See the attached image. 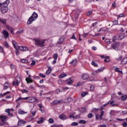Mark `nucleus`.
Masks as SVG:
<instances>
[{"label": "nucleus", "instance_id": "obj_8", "mask_svg": "<svg viewBox=\"0 0 127 127\" xmlns=\"http://www.w3.org/2000/svg\"><path fill=\"white\" fill-rule=\"evenodd\" d=\"M12 45L13 46H14V48H27V47H24V46H18V45L17 44V43H16L15 42V41L14 40H13L12 41Z\"/></svg>", "mask_w": 127, "mask_h": 127}, {"label": "nucleus", "instance_id": "obj_13", "mask_svg": "<svg viewBox=\"0 0 127 127\" xmlns=\"http://www.w3.org/2000/svg\"><path fill=\"white\" fill-rule=\"evenodd\" d=\"M2 33L4 37V38H5V39L7 38L8 37V36L9 35L8 32H7L4 30L2 31Z\"/></svg>", "mask_w": 127, "mask_h": 127}, {"label": "nucleus", "instance_id": "obj_3", "mask_svg": "<svg viewBox=\"0 0 127 127\" xmlns=\"http://www.w3.org/2000/svg\"><path fill=\"white\" fill-rule=\"evenodd\" d=\"M37 17H38V15L37 13H35V12H34L31 16L28 19L27 24H28L29 25L31 24L33 21H35V20L37 19Z\"/></svg>", "mask_w": 127, "mask_h": 127}, {"label": "nucleus", "instance_id": "obj_28", "mask_svg": "<svg viewBox=\"0 0 127 127\" xmlns=\"http://www.w3.org/2000/svg\"><path fill=\"white\" fill-rule=\"evenodd\" d=\"M79 124H82L83 125H86L87 124V122L83 120H80L78 122Z\"/></svg>", "mask_w": 127, "mask_h": 127}, {"label": "nucleus", "instance_id": "obj_25", "mask_svg": "<svg viewBox=\"0 0 127 127\" xmlns=\"http://www.w3.org/2000/svg\"><path fill=\"white\" fill-rule=\"evenodd\" d=\"M52 71V69H51V67H49L46 72V74L47 75H49V74H50V73H51Z\"/></svg>", "mask_w": 127, "mask_h": 127}, {"label": "nucleus", "instance_id": "obj_6", "mask_svg": "<svg viewBox=\"0 0 127 127\" xmlns=\"http://www.w3.org/2000/svg\"><path fill=\"white\" fill-rule=\"evenodd\" d=\"M19 50L20 51H28V48H16L15 52L17 56H18L19 55Z\"/></svg>", "mask_w": 127, "mask_h": 127}, {"label": "nucleus", "instance_id": "obj_4", "mask_svg": "<svg viewBox=\"0 0 127 127\" xmlns=\"http://www.w3.org/2000/svg\"><path fill=\"white\" fill-rule=\"evenodd\" d=\"M21 80V79L20 78V77L17 75L15 77V81H13L12 84L13 86H18L19 85V83H20Z\"/></svg>", "mask_w": 127, "mask_h": 127}, {"label": "nucleus", "instance_id": "obj_53", "mask_svg": "<svg viewBox=\"0 0 127 127\" xmlns=\"http://www.w3.org/2000/svg\"><path fill=\"white\" fill-rule=\"evenodd\" d=\"M123 126L124 127H127V123L126 122H123Z\"/></svg>", "mask_w": 127, "mask_h": 127}, {"label": "nucleus", "instance_id": "obj_46", "mask_svg": "<svg viewBox=\"0 0 127 127\" xmlns=\"http://www.w3.org/2000/svg\"><path fill=\"white\" fill-rule=\"evenodd\" d=\"M71 39H74V40H77V38L75 37V34H73L71 38Z\"/></svg>", "mask_w": 127, "mask_h": 127}, {"label": "nucleus", "instance_id": "obj_35", "mask_svg": "<svg viewBox=\"0 0 127 127\" xmlns=\"http://www.w3.org/2000/svg\"><path fill=\"white\" fill-rule=\"evenodd\" d=\"M104 70V67L100 68L96 70V73H100V72H102Z\"/></svg>", "mask_w": 127, "mask_h": 127}, {"label": "nucleus", "instance_id": "obj_62", "mask_svg": "<svg viewBox=\"0 0 127 127\" xmlns=\"http://www.w3.org/2000/svg\"><path fill=\"white\" fill-rule=\"evenodd\" d=\"M100 117V116L99 115V114H97L95 116V119L96 120H99V117Z\"/></svg>", "mask_w": 127, "mask_h": 127}, {"label": "nucleus", "instance_id": "obj_56", "mask_svg": "<svg viewBox=\"0 0 127 127\" xmlns=\"http://www.w3.org/2000/svg\"><path fill=\"white\" fill-rule=\"evenodd\" d=\"M10 68L12 69V70H13V69H14V65L12 64H10Z\"/></svg>", "mask_w": 127, "mask_h": 127}, {"label": "nucleus", "instance_id": "obj_11", "mask_svg": "<svg viewBox=\"0 0 127 127\" xmlns=\"http://www.w3.org/2000/svg\"><path fill=\"white\" fill-rule=\"evenodd\" d=\"M77 59H74L72 60L71 62L69 63V65H73V66H76L77 65Z\"/></svg>", "mask_w": 127, "mask_h": 127}, {"label": "nucleus", "instance_id": "obj_26", "mask_svg": "<svg viewBox=\"0 0 127 127\" xmlns=\"http://www.w3.org/2000/svg\"><path fill=\"white\" fill-rule=\"evenodd\" d=\"M26 81L27 84H29V83H32V78H26Z\"/></svg>", "mask_w": 127, "mask_h": 127}, {"label": "nucleus", "instance_id": "obj_33", "mask_svg": "<svg viewBox=\"0 0 127 127\" xmlns=\"http://www.w3.org/2000/svg\"><path fill=\"white\" fill-rule=\"evenodd\" d=\"M118 38L119 40H122V39H124V38H125V35H121L119 36Z\"/></svg>", "mask_w": 127, "mask_h": 127}, {"label": "nucleus", "instance_id": "obj_43", "mask_svg": "<svg viewBox=\"0 0 127 127\" xmlns=\"http://www.w3.org/2000/svg\"><path fill=\"white\" fill-rule=\"evenodd\" d=\"M78 123L77 122H72L71 123V126H72V127H76Z\"/></svg>", "mask_w": 127, "mask_h": 127}, {"label": "nucleus", "instance_id": "obj_47", "mask_svg": "<svg viewBox=\"0 0 127 127\" xmlns=\"http://www.w3.org/2000/svg\"><path fill=\"white\" fill-rule=\"evenodd\" d=\"M4 45L5 47H6V48L8 47V43H7V42H4Z\"/></svg>", "mask_w": 127, "mask_h": 127}, {"label": "nucleus", "instance_id": "obj_20", "mask_svg": "<svg viewBox=\"0 0 127 127\" xmlns=\"http://www.w3.org/2000/svg\"><path fill=\"white\" fill-rule=\"evenodd\" d=\"M66 84H67V85H71V84H72V83H73V80H72L71 79V78H69L68 79H67L66 81Z\"/></svg>", "mask_w": 127, "mask_h": 127}, {"label": "nucleus", "instance_id": "obj_39", "mask_svg": "<svg viewBox=\"0 0 127 127\" xmlns=\"http://www.w3.org/2000/svg\"><path fill=\"white\" fill-rule=\"evenodd\" d=\"M110 105L112 106L113 107L115 106H117V104H115V100H113L110 102Z\"/></svg>", "mask_w": 127, "mask_h": 127}, {"label": "nucleus", "instance_id": "obj_41", "mask_svg": "<svg viewBox=\"0 0 127 127\" xmlns=\"http://www.w3.org/2000/svg\"><path fill=\"white\" fill-rule=\"evenodd\" d=\"M21 62H22V63H27V62H28V61H27V60L23 59L21 60Z\"/></svg>", "mask_w": 127, "mask_h": 127}, {"label": "nucleus", "instance_id": "obj_49", "mask_svg": "<svg viewBox=\"0 0 127 127\" xmlns=\"http://www.w3.org/2000/svg\"><path fill=\"white\" fill-rule=\"evenodd\" d=\"M10 111H11V109H5V113H7L8 114V113H10Z\"/></svg>", "mask_w": 127, "mask_h": 127}, {"label": "nucleus", "instance_id": "obj_16", "mask_svg": "<svg viewBox=\"0 0 127 127\" xmlns=\"http://www.w3.org/2000/svg\"><path fill=\"white\" fill-rule=\"evenodd\" d=\"M71 102H73V98L71 97H69L65 100V102L66 104H69V103H71Z\"/></svg>", "mask_w": 127, "mask_h": 127}, {"label": "nucleus", "instance_id": "obj_42", "mask_svg": "<svg viewBox=\"0 0 127 127\" xmlns=\"http://www.w3.org/2000/svg\"><path fill=\"white\" fill-rule=\"evenodd\" d=\"M93 114L92 113H89L88 114V119H92L93 118Z\"/></svg>", "mask_w": 127, "mask_h": 127}, {"label": "nucleus", "instance_id": "obj_40", "mask_svg": "<svg viewBox=\"0 0 127 127\" xmlns=\"http://www.w3.org/2000/svg\"><path fill=\"white\" fill-rule=\"evenodd\" d=\"M103 116H104V111H102L101 113V114L99 116L100 119L102 120L103 119Z\"/></svg>", "mask_w": 127, "mask_h": 127}, {"label": "nucleus", "instance_id": "obj_19", "mask_svg": "<svg viewBox=\"0 0 127 127\" xmlns=\"http://www.w3.org/2000/svg\"><path fill=\"white\" fill-rule=\"evenodd\" d=\"M37 123L38 124V125H40V124H43V123H44V118L43 117H41L39 119V121H37Z\"/></svg>", "mask_w": 127, "mask_h": 127}, {"label": "nucleus", "instance_id": "obj_57", "mask_svg": "<svg viewBox=\"0 0 127 127\" xmlns=\"http://www.w3.org/2000/svg\"><path fill=\"white\" fill-rule=\"evenodd\" d=\"M98 24V22H95L94 23L92 24V27H94V26H96Z\"/></svg>", "mask_w": 127, "mask_h": 127}, {"label": "nucleus", "instance_id": "obj_17", "mask_svg": "<svg viewBox=\"0 0 127 127\" xmlns=\"http://www.w3.org/2000/svg\"><path fill=\"white\" fill-rule=\"evenodd\" d=\"M78 111L79 113L83 114L86 112V108L85 107H81L78 109Z\"/></svg>", "mask_w": 127, "mask_h": 127}, {"label": "nucleus", "instance_id": "obj_9", "mask_svg": "<svg viewBox=\"0 0 127 127\" xmlns=\"http://www.w3.org/2000/svg\"><path fill=\"white\" fill-rule=\"evenodd\" d=\"M64 39H65V38H64V36L61 37L58 41L57 46H58L59 47H62V46H61V44H62V43L63 42V41H64Z\"/></svg>", "mask_w": 127, "mask_h": 127}, {"label": "nucleus", "instance_id": "obj_50", "mask_svg": "<svg viewBox=\"0 0 127 127\" xmlns=\"http://www.w3.org/2000/svg\"><path fill=\"white\" fill-rule=\"evenodd\" d=\"M0 53H2V54H3V55H4V51H3V48H0Z\"/></svg>", "mask_w": 127, "mask_h": 127}, {"label": "nucleus", "instance_id": "obj_36", "mask_svg": "<svg viewBox=\"0 0 127 127\" xmlns=\"http://www.w3.org/2000/svg\"><path fill=\"white\" fill-rule=\"evenodd\" d=\"M63 125H53L51 126V127H63Z\"/></svg>", "mask_w": 127, "mask_h": 127}, {"label": "nucleus", "instance_id": "obj_32", "mask_svg": "<svg viewBox=\"0 0 127 127\" xmlns=\"http://www.w3.org/2000/svg\"><path fill=\"white\" fill-rule=\"evenodd\" d=\"M127 99V95H123L121 97V99L122 101H126Z\"/></svg>", "mask_w": 127, "mask_h": 127}, {"label": "nucleus", "instance_id": "obj_37", "mask_svg": "<svg viewBox=\"0 0 127 127\" xmlns=\"http://www.w3.org/2000/svg\"><path fill=\"white\" fill-rule=\"evenodd\" d=\"M48 122L50 124H54V120L52 118H50L48 120Z\"/></svg>", "mask_w": 127, "mask_h": 127}, {"label": "nucleus", "instance_id": "obj_30", "mask_svg": "<svg viewBox=\"0 0 127 127\" xmlns=\"http://www.w3.org/2000/svg\"><path fill=\"white\" fill-rule=\"evenodd\" d=\"M26 113H27L26 112H24V111H22L21 110H19L18 111L19 115H24V114H25Z\"/></svg>", "mask_w": 127, "mask_h": 127}, {"label": "nucleus", "instance_id": "obj_64", "mask_svg": "<svg viewBox=\"0 0 127 127\" xmlns=\"http://www.w3.org/2000/svg\"><path fill=\"white\" fill-rule=\"evenodd\" d=\"M36 113V111H33L31 113L32 116H35Z\"/></svg>", "mask_w": 127, "mask_h": 127}, {"label": "nucleus", "instance_id": "obj_52", "mask_svg": "<svg viewBox=\"0 0 127 127\" xmlns=\"http://www.w3.org/2000/svg\"><path fill=\"white\" fill-rule=\"evenodd\" d=\"M21 92L23 94H24V93H28V90H27L26 89H24L23 91H21Z\"/></svg>", "mask_w": 127, "mask_h": 127}, {"label": "nucleus", "instance_id": "obj_55", "mask_svg": "<svg viewBox=\"0 0 127 127\" xmlns=\"http://www.w3.org/2000/svg\"><path fill=\"white\" fill-rule=\"evenodd\" d=\"M3 89L4 90H7L8 89V86L7 85H4Z\"/></svg>", "mask_w": 127, "mask_h": 127}, {"label": "nucleus", "instance_id": "obj_48", "mask_svg": "<svg viewBox=\"0 0 127 127\" xmlns=\"http://www.w3.org/2000/svg\"><path fill=\"white\" fill-rule=\"evenodd\" d=\"M92 11H88V12H87L86 13V15H91V14H92Z\"/></svg>", "mask_w": 127, "mask_h": 127}, {"label": "nucleus", "instance_id": "obj_23", "mask_svg": "<svg viewBox=\"0 0 127 127\" xmlns=\"http://www.w3.org/2000/svg\"><path fill=\"white\" fill-rule=\"evenodd\" d=\"M111 61L110 60V57L109 56H107L106 57L104 60V62H106V63H109Z\"/></svg>", "mask_w": 127, "mask_h": 127}, {"label": "nucleus", "instance_id": "obj_24", "mask_svg": "<svg viewBox=\"0 0 127 127\" xmlns=\"http://www.w3.org/2000/svg\"><path fill=\"white\" fill-rule=\"evenodd\" d=\"M0 22H1V23H2L3 24H6V19H1L0 18Z\"/></svg>", "mask_w": 127, "mask_h": 127}, {"label": "nucleus", "instance_id": "obj_54", "mask_svg": "<svg viewBox=\"0 0 127 127\" xmlns=\"http://www.w3.org/2000/svg\"><path fill=\"white\" fill-rule=\"evenodd\" d=\"M74 119L75 120H77L78 119H80V115H76L75 116H74Z\"/></svg>", "mask_w": 127, "mask_h": 127}, {"label": "nucleus", "instance_id": "obj_22", "mask_svg": "<svg viewBox=\"0 0 127 127\" xmlns=\"http://www.w3.org/2000/svg\"><path fill=\"white\" fill-rule=\"evenodd\" d=\"M127 58H124L121 61V64H127Z\"/></svg>", "mask_w": 127, "mask_h": 127}, {"label": "nucleus", "instance_id": "obj_2", "mask_svg": "<svg viewBox=\"0 0 127 127\" xmlns=\"http://www.w3.org/2000/svg\"><path fill=\"white\" fill-rule=\"evenodd\" d=\"M35 41V45L38 47L43 48L45 45H46V39L41 40L38 38L34 39Z\"/></svg>", "mask_w": 127, "mask_h": 127}, {"label": "nucleus", "instance_id": "obj_1", "mask_svg": "<svg viewBox=\"0 0 127 127\" xmlns=\"http://www.w3.org/2000/svg\"><path fill=\"white\" fill-rule=\"evenodd\" d=\"M9 4V0H6L4 2L0 3V10L2 14L6 13L8 11L7 6Z\"/></svg>", "mask_w": 127, "mask_h": 127}, {"label": "nucleus", "instance_id": "obj_21", "mask_svg": "<svg viewBox=\"0 0 127 127\" xmlns=\"http://www.w3.org/2000/svg\"><path fill=\"white\" fill-rule=\"evenodd\" d=\"M25 124H26V121L23 120H19L17 123L18 126H21V125H25Z\"/></svg>", "mask_w": 127, "mask_h": 127}, {"label": "nucleus", "instance_id": "obj_38", "mask_svg": "<svg viewBox=\"0 0 127 127\" xmlns=\"http://www.w3.org/2000/svg\"><path fill=\"white\" fill-rule=\"evenodd\" d=\"M39 76L41 77V78H45L46 77V75H44L43 73H40L39 74Z\"/></svg>", "mask_w": 127, "mask_h": 127}, {"label": "nucleus", "instance_id": "obj_34", "mask_svg": "<svg viewBox=\"0 0 127 127\" xmlns=\"http://www.w3.org/2000/svg\"><path fill=\"white\" fill-rule=\"evenodd\" d=\"M91 65H92L94 67H98V64L96 62H95L94 61H92L91 62Z\"/></svg>", "mask_w": 127, "mask_h": 127}, {"label": "nucleus", "instance_id": "obj_12", "mask_svg": "<svg viewBox=\"0 0 127 127\" xmlns=\"http://www.w3.org/2000/svg\"><path fill=\"white\" fill-rule=\"evenodd\" d=\"M89 74L87 73H83L81 75V78L83 80H87L89 79Z\"/></svg>", "mask_w": 127, "mask_h": 127}, {"label": "nucleus", "instance_id": "obj_45", "mask_svg": "<svg viewBox=\"0 0 127 127\" xmlns=\"http://www.w3.org/2000/svg\"><path fill=\"white\" fill-rule=\"evenodd\" d=\"M105 43H107V44H110L111 43V41H110V39H107L105 40Z\"/></svg>", "mask_w": 127, "mask_h": 127}, {"label": "nucleus", "instance_id": "obj_5", "mask_svg": "<svg viewBox=\"0 0 127 127\" xmlns=\"http://www.w3.org/2000/svg\"><path fill=\"white\" fill-rule=\"evenodd\" d=\"M6 116H0V126H2L5 125Z\"/></svg>", "mask_w": 127, "mask_h": 127}, {"label": "nucleus", "instance_id": "obj_58", "mask_svg": "<svg viewBox=\"0 0 127 127\" xmlns=\"http://www.w3.org/2000/svg\"><path fill=\"white\" fill-rule=\"evenodd\" d=\"M125 16V14L122 13L118 15L119 17H123Z\"/></svg>", "mask_w": 127, "mask_h": 127}, {"label": "nucleus", "instance_id": "obj_60", "mask_svg": "<svg viewBox=\"0 0 127 127\" xmlns=\"http://www.w3.org/2000/svg\"><path fill=\"white\" fill-rule=\"evenodd\" d=\"M100 57H101V58H102V59H104V58H105V59L106 56V55H103V56L100 55Z\"/></svg>", "mask_w": 127, "mask_h": 127}, {"label": "nucleus", "instance_id": "obj_27", "mask_svg": "<svg viewBox=\"0 0 127 127\" xmlns=\"http://www.w3.org/2000/svg\"><path fill=\"white\" fill-rule=\"evenodd\" d=\"M59 77L61 78H64L65 77H67V74H66V73H61L59 75Z\"/></svg>", "mask_w": 127, "mask_h": 127}, {"label": "nucleus", "instance_id": "obj_51", "mask_svg": "<svg viewBox=\"0 0 127 127\" xmlns=\"http://www.w3.org/2000/svg\"><path fill=\"white\" fill-rule=\"evenodd\" d=\"M113 22L114 25H118V20H114Z\"/></svg>", "mask_w": 127, "mask_h": 127}, {"label": "nucleus", "instance_id": "obj_7", "mask_svg": "<svg viewBox=\"0 0 127 127\" xmlns=\"http://www.w3.org/2000/svg\"><path fill=\"white\" fill-rule=\"evenodd\" d=\"M27 100H28L29 103H35V102L38 101L37 98L33 97H27Z\"/></svg>", "mask_w": 127, "mask_h": 127}, {"label": "nucleus", "instance_id": "obj_14", "mask_svg": "<svg viewBox=\"0 0 127 127\" xmlns=\"http://www.w3.org/2000/svg\"><path fill=\"white\" fill-rule=\"evenodd\" d=\"M120 43L117 42H114L113 44L112 45V47L113 48H118L119 46H120Z\"/></svg>", "mask_w": 127, "mask_h": 127}, {"label": "nucleus", "instance_id": "obj_31", "mask_svg": "<svg viewBox=\"0 0 127 127\" xmlns=\"http://www.w3.org/2000/svg\"><path fill=\"white\" fill-rule=\"evenodd\" d=\"M53 58L54 60H57L58 58V55L57 54H54L53 56Z\"/></svg>", "mask_w": 127, "mask_h": 127}, {"label": "nucleus", "instance_id": "obj_15", "mask_svg": "<svg viewBox=\"0 0 127 127\" xmlns=\"http://www.w3.org/2000/svg\"><path fill=\"white\" fill-rule=\"evenodd\" d=\"M61 103H63V100H56L52 102V104L57 105V104H60Z\"/></svg>", "mask_w": 127, "mask_h": 127}, {"label": "nucleus", "instance_id": "obj_61", "mask_svg": "<svg viewBox=\"0 0 127 127\" xmlns=\"http://www.w3.org/2000/svg\"><path fill=\"white\" fill-rule=\"evenodd\" d=\"M31 65L32 66H34V65H35V61H33L32 62L31 64Z\"/></svg>", "mask_w": 127, "mask_h": 127}, {"label": "nucleus", "instance_id": "obj_44", "mask_svg": "<svg viewBox=\"0 0 127 127\" xmlns=\"http://www.w3.org/2000/svg\"><path fill=\"white\" fill-rule=\"evenodd\" d=\"M60 92H61V91H60V90L59 89H57L56 90H55V93H56V94H60Z\"/></svg>", "mask_w": 127, "mask_h": 127}, {"label": "nucleus", "instance_id": "obj_29", "mask_svg": "<svg viewBox=\"0 0 127 127\" xmlns=\"http://www.w3.org/2000/svg\"><path fill=\"white\" fill-rule=\"evenodd\" d=\"M88 95V92H82L81 94V98H84L85 96H87Z\"/></svg>", "mask_w": 127, "mask_h": 127}, {"label": "nucleus", "instance_id": "obj_18", "mask_svg": "<svg viewBox=\"0 0 127 127\" xmlns=\"http://www.w3.org/2000/svg\"><path fill=\"white\" fill-rule=\"evenodd\" d=\"M6 27L7 29H8V30H10L11 34H14V33H13V31L14 30V29H13L12 27H11L9 25L6 26Z\"/></svg>", "mask_w": 127, "mask_h": 127}, {"label": "nucleus", "instance_id": "obj_59", "mask_svg": "<svg viewBox=\"0 0 127 127\" xmlns=\"http://www.w3.org/2000/svg\"><path fill=\"white\" fill-rule=\"evenodd\" d=\"M9 94H10V91H6V92L4 93V96H5V95H8Z\"/></svg>", "mask_w": 127, "mask_h": 127}, {"label": "nucleus", "instance_id": "obj_10", "mask_svg": "<svg viewBox=\"0 0 127 127\" xmlns=\"http://www.w3.org/2000/svg\"><path fill=\"white\" fill-rule=\"evenodd\" d=\"M59 118L60 120H62V121H66L68 118L64 114H62L59 115Z\"/></svg>", "mask_w": 127, "mask_h": 127}, {"label": "nucleus", "instance_id": "obj_63", "mask_svg": "<svg viewBox=\"0 0 127 127\" xmlns=\"http://www.w3.org/2000/svg\"><path fill=\"white\" fill-rule=\"evenodd\" d=\"M21 100V97H18L16 100V102H19Z\"/></svg>", "mask_w": 127, "mask_h": 127}]
</instances>
